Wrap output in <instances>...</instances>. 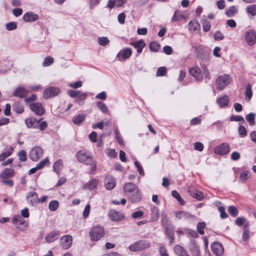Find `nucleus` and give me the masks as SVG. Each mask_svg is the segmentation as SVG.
<instances>
[{"label":"nucleus","mask_w":256,"mask_h":256,"mask_svg":"<svg viewBox=\"0 0 256 256\" xmlns=\"http://www.w3.org/2000/svg\"><path fill=\"white\" fill-rule=\"evenodd\" d=\"M236 224L238 226H241L242 224H246V222H249L244 217H238L235 220Z\"/></svg>","instance_id":"obj_50"},{"label":"nucleus","mask_w":256,"mask_h":256,"mask_svg":"<svg viewBox=\"0 0 256 256\" xmlns=\"http://www.w3.org/2000/svg\"><path fill=\"white\" fill-rule=\"evenodd\" d=\"M245 96L246 98L248 99V100H250L252 97V92L250 84H248L246 86Z\"/></svg>","instance_id":"obj_46"},{"label":"nucleus","mask_w":256,"mask_h":256,"mask_svg":"<svg viewBox=\"0 0 256 256\" xmlns=\"http://www.w3.org/2000/svg\"><path fill=\"white\" fill-rule=\"evenodd\" d=\"M228 213L232 216L236 217L238 213V210L236 207L234 206H230L228 208Z\"/></svg>","instance_id":"obj_43"},{"label":"nucleus","mask_w":256,"mask_h":256,"mask_svg":"<svg viewBox=\"0 0 256 256\" xmlns=\"http://www.w3.org/2000/svg\"><path fill=\"white\" fill-rule=\"evenodd\" d=\"M188 30L193 32H196L200 30V24L196 20H190L188 24Z\"/></svg>","instance_id":"obj_21"},{"label":"nucleus","mask_w":256,"mask_h":256,"mask_svg":"<svg viewBox=\"0 0 256 256\" xmlns=\"http://www.w3.org/2000/svg\"><path fill=\"white\" fill-rule=\"evenodd\" d=\"M12 222L15 225L27 226L26 220L20 215L14 216L12 219Z\"/></svg>","instance_id":"obj_28"},{"label":"nucleus","mask_w":256,"mask_h":256,"mask_svg":"<svg viewBox=\"0 0 256 256\" xmlns=\"http://www.w3.org/2000/svg\"><path fill=\"white\" fill-rule=\"evenodd\" d=\"M26 199L28 203L32 206L38 202V195L34 192H28L26 196Z\"/></svg>","instance_id":"obj_18"},{"label":"nucleus","mask_w":256,"mask_h":256,"mask_svg":"<svg viewBox=\"0 0 256 256\" xmlns=\"http://www.w3.org/2000/svg\"><path fill=\"white\" fill-rule=\"evenodd\" d=\"M30 110L37 115L42 116L45 112V110L40 103H32L30 104Z\"/></svg>","instance_id":"obj_11"},{"label":"nucleus","mask_w":256,"mask_h":256,"mask_svg":"<svg viewBox=\"0 0 256 256\" xmlns=\"http://www.w3.org/2000/svg\"><path fill=\"white\" fill-rule=\"evenodd\" d=\"M132 54V50L130 48H126V49L120 50L117 54L116 58L119 60L122 59L125 60L130 57Z\"/></svg>","instance_id":"obj_19"},{"label":"nucleus","mask_w":256,"mask_h":256,"mask_svg":"<svg viewBox=\"0 0 256 256\" xmlns=\"http://www.w3.org/2000/svg\"><path fill=\"white\" fill-rule=\"evenodd\" d=\"M149 48L151 51L157 52L160 49V45L156 42H152L150 44Z\"/></svg>","instance_id":"obj_37"},{"label":"nucleus","mask_w":256,"mask_h":256,"mask_svg":"<svg viewBox=\"0 0 256 256\" xmlns=\"http://www.w3.org/2000/svg\"><path fill=\"white\" fill-rule=\"evenodd\" d=\"M150 246V243L148 241L140 240L130 245L129 250L132 252H138L148 248Z\"/></svg>","instance_id":"obj_4"},{"label":"nucleus","mask_w":256,"mask_h":256,"mask_svg":"<svg viewBox=\"0 0 256 256\" xmlns=\"http://www.w3.org/2000/svg\"><path fill=\"white\" fill-rule=\"evenodd\" d=\"M250 177V172L248 170H244L240 174V179L242 180H246Z\"/></svg>","instance_id":"obj_53"},{"label":"nucleus","mask_w":256,"mask_h":256,"mask_svg":"<svg viewBox=\"0 0 256 256\" xmlns=\"http://www.w3.org/2000/svg\"><path fill=\"white\" fill-rule=\"evenodd\" d=\"M202 22L204 31L205 32L209 31L211 28L210 23L206 20H203Z\"/></svg>","instance_id":"obj_49"},{"label":"nucleus","mask_w":256,"mask_h":256,"mask_svg":"<svg viewBox=\"0 0 256 256\" xmlns=\"http://www.w3.org/2000/svg\"><path fill=\"white\" fill-rule=\"evenodd\" d=\"M108 216L110 220L113 222L120 221L124 218L122 214L114 210H110Z\"/></svg>","instance_id":"obj_14"},{"label":"nucleus","mask_w":256,"mask_h":256,"mask_svg":"<svg viewBox=\"0 0 256 256\" xmlns=\"http://www.w3.org/2000/svg\"><path fill=\"white\" fill-rule=\"evenodd\" d=\"M159 218V210L158 208L153 206L151 208L150 219L153 222H156Z\"/></svg>","instance_id":"obj_27"},{"label":"nucleus","mask_w":256,"mask_h":256,"mask_svg":"<svg viewBox=\"0 0 256 256\" xmlns=\"http://www.w3.org/2000/svg\"><path fill=\"white\" fill-rule=\"evenodd\" d=\"M76 157L79 162L85 164H86L92 158L91 154L89 152L84 150L77 152Z\"/></svg>","instance_id":"obj_7"},{"label":"nucleus","mask_w":256,"mask_h":256,"mask_svg":"<svg viewBox=\"0 0 256 256\" xmlns=\"http://www.w3.org/2000/svg\"><path fill=\"white\" fill-rule=\"evenodd\" d=\"M214 152L215 154L220 155H224L229 152L230 148L228 144L222 143L221 144L214 148Z\"/></svg>","instance_id":"obj_10"},{"label":"nucleus","mask_w":256,"mask_h":256,"mask_svg":"<svg viewBox=\"0 0 256 256\" xmlns=\"http://www.w3.org/2000/svg\"><path fill=\"white\" fill-rule=\"evenodd\" d=\"M190 248L191 252L194 256H200V248L196 244H192Z\"/></svg>","instance_id":"obj_44"},{"label":"nucleus","mask_w":256,"mask_h":256,"mask_svg":"<svg viewBox=\"0 0 256 256\" xmlns=\"http://www.w3.org/2000/svg\"><path fill=\"white\" fill-rule=\"evenodd\" d=\"M124 194L133 202L138 201L140 198L138 186L131 182L126 183L123 187Z\"/></svg>","instance_id":"obj_2"},{"label":"nucleus","mask_w":256,"mask_h":256,"mask_svg":"<svg viewBox=\"0 0 256 256\" xmlns=\"http://www.w3.org/2000/svg\"><path fill=\"white\" fill-rule=\"evenodd\" d=\"M230 82L228 75L224 74L218 76L216 80V86L218 90H223Z\"/></svg>","instance_id":"obj_5"},{"label":"nucleus","mask_w":256,"mask_h":256,"mask_svg":"<svg viewBox=\"0 0 256 256\" xmlns=\"http://www.w3.org/2000/svg\"><path fill=\"white\" fill-rule=\"evenodd\" d=\"M189 73L198 81L202 80L204 76L210 78L209 72L206 65H194V67L189 68Z\"/></svg>","instance_id":"obj_1"},{"label":"nucleus","mask_w":256,"mask_h":256,"mask_svg":"<svg viewBox=\"0 0 256 256\" xmlns=\"http://www.w3.org/2000/svg\"><path fill=\"white\" fill-rule=\"evenodd\" d=\"M68 93L70 97L76 98V102L78 104H80L81 101L84 100L87 96L86 93L82 92L78 90H70Z\"/></svg>","instance_id":"obj_8"},{"label":"nucleus","mask_w":256,"mask_h":256,"mask_svg":"<svg viewBox=\"0 0 256 256\" xmlns=\"http://www.w3.org/2000/svg\"><path fill=\"white\" fill-rule=\"evenodd\" d=\"M116 185V181L115 178L111 176H106L104 179V186L106 190H112Z\"/></svg>","instance_id":"obj_16"},{"label":"nucleus","mask_w":256,"mask_h":256,"mask_svg":"<svg viewBox=\"0 0 256 256\" xmlns=\"http://www.w3.org/2000/svg\"><path fill=\"white\" fill-rule=\"evenodd\" d=\"M60 92V90L58 88L50 86L44 90L43 96L44 98L48 99L51 97L56 96Z\"/></svg>","instance_id":"obj_9"},{"label":"nucleus","mask_w":256,"mask_h":256,"mask_svg":"<svg viewBox=\"0 0 256 256\" xmlns=\"http://www.w3.org/2000/svg\"><path fill=\"white\" fill-rule=\"evenodd\" d=\"M14 175V171L10 168L4 169L0 174V177L2 179H6L12 177Z\"/></svg>","instance_id":"obj_29"},{"label":"nucleus","mask_w":256,"mask_h":256,"mask_svg":"<svg viewBox=\"0 0 256 256\" xmlns=\"http://www.w3.org/2000/svg\"><path fill=\"white\" fill-rule=\"evenodd\" d=\"M245 39L248 45L252 46L256 42V32L252 30L246 32Z\"/></svg>","instance_id":"obj_12"},{"label":"nucleus","mask_w":256,"mask_h":256,"mask_svg":"<svg viewBox=\"0 0 256 256\" xmlns=\"http://www.w3.org/2000/svg\"><path fill=\"white\" fill-rule=\"evenodd\" d=\"M100 0H89V8L93 10L98 4Z\"/></svg>","instance_id":"obj_60"},{"label":"nucleus","mask_w":256,"mask_h":256,"mask_svg":"<svg viewBox=\"0 0 256 256\" xmlns=\"http://www.w3.org/2000/svg\"><path fill=\"white\" fill-rule=\"evenodd\" d=\"M63 168V162L62 160L61 159L58 160L54 164V171L58 174L60 173V171Z\"/></svg>","instance_id":"obj_30"},{"label":"nucleus","mask_w":256,"mask_h":256,"mask_svg":"<svg viewBox=\"0 0 256 256\" xmlns=\"http://www.w3.org/2000/svg\"><path fill=\"white\" fill-rule=\"evenodd\" d=\"M23 20L26 22H32L38 19V16L32 12H29L23 15Z\"/></svg>","instance_id":"obj_17"},{"label":"nucleus","mask_w":256,"mask_h":256,"mask_svg":"<svg viewBox=\"0 0 256 256\" xmlns=\"http://www.w3.org/2000/svg\"><path fill=\"white\" fill-rule=\"evenodd\" d=\"M246 12L252 16H256V5L251 4L246 8Z\"/></svg>","instance_id":"obj_38"},{"label":"nucleus","mask_w":256,"mask_h":256,"mask_svg":"<svg viewBox=\"0 0 256 256\" xmlns=\"http://www.w3.org/2000/svg\"><path fill=\"white\" fill-rule=\"evenodd\" d=\"M59 206V202L58 200H54L51 201L48 205V208L50 211L56 210Z\"/></svg>","instance_id":"obj_40"},{"label":"nucleus","mask_w":256,"mask_h":256,"mask_svg":"<svg viewBox=\"0 0 256 256\" xmlns=\"http://www.w3.org/2000/svg\"><path fill=\"white\" fill-rule=\"evenodd\" d=\"M25 124L28 128H36L38 124V120L34 117L28 118L25 120Z\"/></svg>","instance_id":"obj_20"},{"label":"nucleus","mask_w":256,"mask_h":256,"mask_svg":"<svg viewBox=\"0 0 256 256\" xmlns=\"http://www.w3.org/2000/svg\"><path fill=\"white\" fill-rule=\"evenodd\" d=\"M13 150V148L10 146L8 150L2 152L1 154H0V161L2 162L6 158L10 156L12 154Z\"/></svg>","instance_id":"obj_35"},{"label":"nucleus","mask_w":256,"mask_h":256,"mask_svg":"<svg viewBox=\"0 0 256 256\" xmlns=\"http://www.w3.org/2000/svg\"><path fill=\"white\" fill-rule=\"evenodd\" d=\"M48 126V124L46 121H41L40 120H38V128L41 131L44 130Z\"/></svg>","instance_id":"obj_58"},{"label":"nucleus","mask_w":256,"mask_h":256,"mask_svg":"<svg viewBox=\"0 0 256 256\" xmlns=\"http://www.w3.org/2000/svg\"><path fill=\"white\" fill-rule=\"evenodd\" d=\"M98 180L96 178H92L84 186L85 190H92L96 188L98 184Z\"/></svg>","instance_id":"obj_25"},{"label":"nucleus","mask_w":256,"mask_h":256,"mask_svg":"<svg viewBox=\"0 0 256 256\" xmlns=\"http://www.w3.org/2000/svg\"><path fill=\"white\" fill-rule=\"evenodd\" d=\"M134 165L136 167L139 174L144 176V172L142 166L140 164L139 162L138 161H135Z\"/></svg>","instance_id":"obj_64"},{"label":"nucleus","mask_w":256,"mask_h":256,"mask_svg":"<svg viewBox=\"0 0 256 256\" xmlns=\"http://www.w3.org/2000/svg\"><path fill=\"white\" fill-rule=\"evenodd\" d=\"M248 226H249V222H246V224L245 225H244V232H243V234H242V238L244 241L246 240L249 238Z\"/></svg>","instance_id":"obj_41"},{"label":"nucleus","mask_w":256,"mask_h":256,"mask_svg":"<svg viewBox=\"0 0 256 256\" xmlns=\"http://www.w3.org/2000/svg\"><path fill=\"white\" fill-rule=\"evenodd\" d=\"M48 162V158H46L37 164V168H38L39 170L42 168Z\"/></svg>","instance_id":"obj_59"},{"label":"nucleus","mask_w":256,"mask_h":256,"mask_svg":"<svg viewBox=\"0 0 256 256\" xmlns=\"http://www.w3.org/2000/svg\"><path fill=\"white\" fill-rule=\"evenodd\" d=\"M104 234V230L103 227L100 226H94L90 232V239L92 241H98Z\"/></svg>","instance_id":"obj_3"},{"label":"nucleus","mask_w":256,"mask_h":256,"mask_svg":"<svg viewBox=\"0 0 256 256\" xmlns=\"http://www.w3.org/2000/svg\"><path fill=\"white\" fill-rule=\"evenodd\" d=\"M174 216L178 220H189L192 217L190 214L183 211H176Z\"/></svg>","instance_id":"obj_24"},{"label":"nucleus","mask_w":256,"mask_h":256,"mask_svg":"<svg viewBox=\"0 0 256 256\" xmlns=\"http://www.w3.org/2000/svg\"><path fill=\"white\" fill-rule=\"evenodd\" d=\"M90 166V172H94L96 170V162L92 158L86 164Z\"/></svg>","instance_id":"obj_47"},{"label":"nucleus","mask_w":256,"mask_h":256,"mask_svg":"<svg viewBox=\"0 0 256 256\" xmlns=\"http://www.w3.org/2000/svg\"><path fill=\"white\" fill-rule=\"evenodd\" d=\"M97 106L99 109L104 113H106L108 111V108L106 104L102 102H98Z\"/></svg>","instance_id":"obj_54"},{"label":"nucleus","mask_w":256,"mask_h":256,"mask_svg":"<svg viewBox=\"0 0 256 256\" xmlns=\"http://www.w3.org/2000/svg\"><path fill=\"white\" fill-rule=\"evenodd\" d=\"M44 154V150L42 148L36 146L32 148L30 152L29 157L30 159L36 162Z\"/></svg>","instance_id":"obj_6"},{"label":"nucleus","mask_w":256,"mask_h":256,"mask_svg":"<svg viewBox=\"0 0 256 256\" xmlns=\"http://www.w3.org/2000/svg\"><path fill=\"white\" fill-rule=\"evenodd\" d=\"M98 44L102 46H106L110 42L108 38L106 36L98 37Z\"/></svg>","instance_id":"obj_42"},{"label":"nucleus","mask_w":256,"mask_h":256,"mask_svg":"<svg viewBox=\"0 0 256 256\" xmlns=\"http://www.w3.org/2000/svg\"><path fill=\"white\" fill-rule=\"evenodd\" d=\"M246 118L250 126H254L255 124V114L250 112L247 114Z\"/></svg>","instance_id":"obj_39"},{"label":"nucleus","mask_w":256,"mask_h":256,"mask_svg":"<svg viewBox=\"0 0 256 256\" xmlns=\"http://www.w3.org/2000/svg\"><path fill=\"white\" fill-rule=\"evenodd\" d=\"M237 12V8L234 6H232L226 12V15L228 17L234 16Z\"/></svg>","instance_id":"obj_45"},{"label":"nucleus","mask_w":256,"mask_h":256,"mask_svg":"<svg viewBox=\"0 0 256 256\" xmlns=\"http://www.w3.org/2000/svg\"><path fill=\"white\" fill-rule=\"evenodd\" d=\"M229 98L226 95L220 97L216 101V103L220 108L226 107L229 104Z\"/></svg>","instance_id":"obj_26"},{"label":"nucleus","mask_w":256,"mask_h":256,"mask_svg":"<svg viewBox=\"0 0 256 256\" xmlns=\"http://www.w3.org/2000/svg\"><path fill=\"white\" fill-rule=\"evenodd\" d=\"M212 250L217 256H222L224 254V248L221 244L214 242L211 246Z\"/></svg>","instance_id":"obj_15"},{"label":"nucleus","mask_w":256,"mask_h":256,"mask_svg":"<svg viewBox=\"0 0 256 256\" xmlns=\"http://www.w3.org/2000/svg\"><path fill=\"white\" fill-rule=\"evenodd\" d=\"M90 204H88L86 206L84 210L83 214H82L83 217L84 218H86L88 216L90 212Z\"/></svg>","instance_id":"obj_62"},{"label":"nucleus","mask_w":256,"mask_h":256,"mask_svg":"<svg viewBox=\"0 0 256 256\" xmlns=\"http://www.w3.org/2000/svg\"><path fill=\"white\" fill-rule=\"evenodd\" d=\"M19 160L21 162H26L27 160L26 152L24 150H22L18 152Z\"/></svg>","instance_id":"obj_52"},{"label":"nucleus","mask_w":256,"mask_h":256,"mask_svg":"<svg viewBox=\"0 0 256 256\" xmlns=\"http://www.w3.org/2000/svg\"><path fill=\"white\" fill-rule=\"evenodd\" d=\"M238 134L241 137L243 138L246 136L247 135V131L246 128L242 126H240L238 128Z\"/></svg>","instance_id":"obj_56"},{"label":"nucleus","mask_w":256,"mask_h":256,"mask_svg":"<svg viewBox=\"0 0 256 256\" xmlns=\"http://www.w3.org/2000/svg\"><path fill=\"white\" fill-rule=\"evenodd\" d=\"M132 46L136 49L138 53L142 52L143 48L145 46L146 44L142 40H140L132 44Z\"/></svg>","instance_id":"obj_32"},{"label":"nucleus","mask_w":256,"mask_h":256,"mask_svg":"<svg viewBox=\"0 0 256 256\" xmlns=\"http://www.w3.org/2000/svg\"><path fill=\"white\" fill-rule=\"evenodd\" d=\"M167 70L164 66L160 67L157 70V76H164L166 73Z\"/></svg>","instance_id":"obj_57"},{"label":"nucleus","mask_w":256,"mask_h":256,"mask_svg":"<svg viewBox=\"0 0 256 256\" xmlns=\"http://www.w3.org/2000/svg\"><path fill=\"white\" fill-rule=\"evenodd\" d=\"M14 110L18 114H21L24 111V108L22 104L20 103H15L13 106Z\"/></svg>","instance_id":"obj_48"},{"label":"nucleus","mask_w":256,"mask_h":256,"mask_svg":"<svg viewBox=\"0 0 256 256\" xmlns=\"http://www.w3.org/2000/svg\"><path fill=\"white\" fill-rule=\"evenodd\" d=\"M214 38L216 40H220L224 39V36L221 32L216 31L214 35Z\"/></svg>","instance_id":"obj_63"},{"label":"nucleus","mask_w":256,"mask_h":256,"mask_svg":"<svg viewBox=\"0 0 256 256\" xmlns=\"http://www.w3.org/2000/svg\"><path fill=\"white\" fill-rule=\"evenodd\" d=\"M174 250L178 256H190L186 250L179 245L175 246Z\"/></svg>","instance_id":"obj_31"},{"label":"nucleus","mask_w":256,"mask_h":256,"mask_svg":"<svg viewBox=\"0 0 256 256\" xmlns=\"http://www.w3.org/2000/svg\"><path fill=\"white\" fill-rule=\"evenodd\" d=\"M17 26L15 22H10L6 24V28L8 30H12L16 29Z\"/></svg>","instance_id":"obj_61"},{"label":"nucleus","mask_w":256,"mask_h":256,"mask_svg":"<svg viewBox=\"0 0 256 256\" xmlns=\"http://www.w3.org/2000/svg\"><path fill=\"white\" fill-rule=\"evenodd\" d=\"M206 226V224L204 222H199L197 224V230L201 234H203L204 232V228Z\"/></svg>","instance_id":"obj_55"},{"label":"nucleus","mask_w":256,"mask_h":256,"mask_svg":"<svg viewBox=\"0 0 256 256\" xmlns=\"http://www.w3.org/2000/svg\"><path fill=\"white\" fill-rule=\"evenodd\" d=\"M28 91L24 86L18 87L13 94L14 96L19 97L21 98L26 96Z\"/></svg>","instance_id":"obj_22"},{"label":"nucleus","mask_w":256,"mask_h":256,"mask_svg":"<svg viewBox=\"0 0 256 256\" xmlns=\"http://www.w3.org/2000/svg\"><path fill=\"white\" fill-rule=\"evenodd\" d=\"M85 118V114H82L74 117L72 122L76 124H79L84 120Z\"/></svg>","instance_id":"obj_36"},{"label":"nucleus","mask_w":256,"mask_h":256,"mask_svg":"<svg viewBox=\"0 0 256 256\" xmlns=\"http://www.w3.org/2000/svg\"><path fill=\"white\" fill-rule=\"evenodd\" d=\"M172 195L178 201L181 205H183L184 204V202L181 198L180 194L176 190H172Z\"/></svg>","instance_id":"obj_51"},{"label":"nucleus","mask_w":256,"mask_h":256,"mask_svg":"<svg viewBox=\"0 0 256 256\" xmlns=\"http://www.w3.org/2000/svg\"><path fill=\"white\" fill-rule=\"evenodd\" d=\"M188 192L192 196L196 198L197 200H200L203 198L202 193L198 190H195L194 192L191 188H189Z\"/></svg>","instance_id":"obj_33"},{"label":"nucleus","mask_w":256,"mask_h":256,"mask_svg":"<svg viewBox=\"0 0 256 256\" xmlns=\"http://www.w3.org/2000/svg\"><path fill=\"white\" fill-rule=\"evenodd\" d=\"M72 238L70 235H65L60 240L62 246L64 249H68L72 244Z\"/></svg>","instance_id":"obj_13"},{"label":"nucleus","mask_w":256,"mask_h":256,"mask_svg":"<svg viewBox=\"0 0 256 256\" xmlns=\"http://www.w3.org/2000/svg\"><path fill=\"white\" fill-rule=\"evenodd\" d=\"M184 17L183 12L178 10L174 12V14L172 18V22H178Z\"/></svg>","instance_id":"obj_34"},{"label":"nucleus","mask_w":256,"mask_h":256,"mask_svg":"<svg viewBox=\"0 0 256 256\" xmlns=\"http://www.w3.org/2000/svg\"><path fill=\"white\" fill-rule=\"evenodd\" d=\"M60 235V232L58 231H53L50 232L45 238L46 242L51 243L54 242L57 240Z\"/></svg>","instance_id":"obj_23"}]
</instances>
